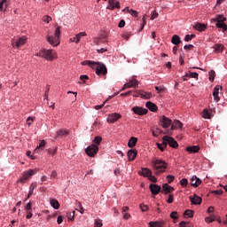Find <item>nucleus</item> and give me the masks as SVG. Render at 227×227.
Instances as JSON below:
<instances>
[{
	"label": "nucleus",
	"mask_w": 227,
	"mask_h": 227,
	"mask_svg": "<svg viewBox=\"0 0 227 227\" xmlns=\"http://www.w3.org/2000/svg\"><path fill=\"white\" fill-rule=\"evenodd\" d=\"M137 144V137H131L128 142V146L129 148H134V146H136Z\"/></svg>",
	"instance_id": "29"
},
{
	"label": "nucleus",
	"mask_w": 227,
	"mask_h": 227,
	"mask_svg": "<svg viewBox=\"0 0 227 227\" xmlns=\"http://www.w3.org/2000/svg\"><path fill=\"white\" fill-rule=\"evenodd\" d=\"M217 23L215 24L216 27H219L220 29H223V31L227 30V26L224 21H216Z\"/></svg>",
	"instance_id": "33"
},
{
	"label": "nucleus",
	"mask_w": 227,
	"mask_h": 227,
	"mask_svg": "<svg viewBox=\"0 0 227 227\" xmlns=\"http://www.w3.org/2000/svg\"><path fill=\"white\" fill-rule=\"evenodd\" d=\"M167 179L168 184H171V182L175 181V176H167Z\"/></svg>",
	"instance_id": "58"
},
{
	"label": "nucleus",
	"mask_w": 227,
	"mask_h": 227,
	"mask_svg": "<svg viewBox=\"0 0 227 227\" xmlns=\"http://www.w3.org/2000/svg\"><path fill=\"white\" fill-rule=\"evenodd\" d=\"M171 43L173 45H180V43H182V39L177 35H174L172 36Z\"/></svg>",
	"instance_id": "26"
},
{
	"label": "nucleus",
	"mask_w": 227,
	"mask_h": 227,
	"mask_svg": "<svg viewBox=\"0 0 227 227\" xmlns=\"http://www.w3.org/2000/svg\"><path fill=\"white\" fill-rule=\"evenodd\" d=\"M182 127H184V124L178 121V120H176L174 121V122L172 123V126H171V130H175L176 129H182Z\"/></svg>",
	"instance_id": "24"
},
{
	"label": "nucleus",
	"mask_w": 227,
	"mask_h": 227,
	"mask_svg": "<svg viewBox=\"0 0 227 227\" xmlns=\"http://www.w3.org/2000/svg\"><path fill=\"white\" fill-rule=\"evenodd\" d=\"M213 49L216 53L223 52V51H224V45L216 43L214 45Z\"/></svg>",
	"instance_id": "31"
},
{
	"label": "nucleus",
	"mask_w": 227,
	"mask_h": 227,
	"mask_svg": "<svg viewBox=\"0 0 227 227\" xmlns=\"http://www.w3.org/2000/svg\"><path fill=\"white\" fill-rule=\"evenodd\" d=\"M34 120H35V119H34L33 117H28V118L27 119V123L28 127H31V125H32Z\"/></svg>",
	"instance_id": "55"
},
{
	"label": "nucleus",
	"mask_w": 227,
	"mask_h": 227,
	"mask_svg": "<svg viewBox=\"0 0 227 227\" xmlns=\"http://www.w3.org/2000/svg\"><path fill=\"white\" fill-rule=\"evenodd\" d=\"M137 156V151H136V150H129L128 152L129 160H134Z\"/></svg>",
	"instance_id": "28"
},
{
	"label": "nucleus",
	"mask_w": 227,
	"mask_h": 227,
	"mask_svg": "<svg viewBox=\"0 0 227 227\" xmlns=\"http://www.w3.org/2000/svg\"><path fill=\"white\" fill-rule=\"evenodd\" d=\"M226 20L224 15H218L212 20L213 22H224Z\"/></svg>",
	"instance_id": "35"
},
{
	"label": "nucleus",
	"mask_w": 227,
	"mask_h": 227,
	"mask_svg": "<svg viewBox=\"0 0 227 227\" xmlns=\"http://www.w3.org/2000/svg\"><path fill=\"white\" fill-rule=\"evenodd\" d=\"M213 194H215L216 196H221V194H223V190L214 191Z\"/></svg>",
	"instance_id": "60"
},
{
	"label": "nucleus",
	"mask_w": 227,
	"mask_h": 227,
	"mask_svg": "<svg viewBox=\"0 0 227 227\" xmlns=\"http://www.w3.org/2000/svg\"><path fill=\"white\" fill-rule=\"evenodd\" d=\"M93 143H95L96 146H98L102 143V137H95Z\"/></svg>",
	"instance_id": "40"
},
{
	"label": "nucleus",
	"mask_w": 227,
	"mask_h": 227,
	"mask_svg": "<svg viewBox=\"0 0 227 227\" xmlns=\"http://www.w3.org/2000/svg\"><path fill=\"white\" fill-rule=\"evenodd\" d=\"M35 187H37V184L36 183H32L30 187H29V191L34 192Z\"/></svg>",
	"instance_id": "54"
},
{
	"label": "nucleus",
	"mask_w": 227,
	"mask_h": 227,
	"mask_svg": "<svg viewBox=\"0 0 227 227\" xmlns=\"http://www.w3.org/2000/svg\"><path fill=\"white\" fill-rule=\"evenodd\" d=\"M37 172H38L37 168L25 171L22 175V177L20 178L19 182H20V184H25L26 180H29V178H31V176H33V175H36Z\"/></svg>",
	"instance_id": "5"
},
{
	"label": "nucleus",
	"mask_w": 227,
	"mask_h": 227,
	"mask_svg": "<svg viewBox=\"0 0 227 227\" xmlns=\"http://www.w3.org/2000/svg\"><path fill=\"white\" fill-rule=\"evenodd\" d=\"M33 210V203L28 202L27 206L25 207V212Z\"/></svg>",
	"instance_id": "45"
},
{
	"label": "nucleus",
	"mask_w": 227,
	"mask_h": 227,
	"mask_svg": "<svg viewBox=\"0 0 227 227\" xmlns=\"http://www.w3.org/2000/svg\"><path fill=\"white\" fill-rule=\"evenodd\" d=\"M137 84H139V82L137 80L131 79L126 83V86H128V88H136Z\"/></svg>",
	"instance_id": "25"
},
{
	"label": "nucleus",
	"mask_w": 227,
	"mask_h": 227,
	"mask_svg": "<svg viewBox=\"0 0 227 227\" xmlns=\"http://www.w3.org/2000/svg\"><path fill=\"white\" fill-rule=\"evenodd\" d=\"M153 168L157 173H164L168 168V163L162 160H156L153 161Z\"/></svg>",
	"instance_id": "4"
},
{
	"label": "nucleus",
	"mask_w": 227,
	"mask_h": 227,
	"mask_svg": "<svg viewBox=\"0 0 227 227\" xmlns=\"http://www.w3.org/2000/svg\"><path fill=\"white\" fill-rule=\"evenodd\" d=\"M157 17H159V13L155 11L153 12L152 16H151V20H155V19H157Z\"/></svg>",
	"instance_id": "49"
},
{
	"label": "nucleus",
	"mask_w": 227,
	"mask_h": 227,
	"mask_svg": "<svg viewBox=\"0 0 227 227\" xmlns=\"http://www.w3.org/2000/svg\"><path fill=\"white\" fill-rule=\"evenodd\" d=\"M57 223H58V224H61V223H63V216L62 215L58 216Z\"/></svg>",
	"instance_id": "62"
},
{
	"label": "nucleus",
	"mask_w": 227,
	"mask_h": 227,
	"mask_svg": "<svg viewBox=\"0 0 227 227\" xmlns=\"http://www.w3.org/2000/svg\"><path fill=\"white\" fill-rule=\"evenodd\" d=\"M47 152L51 155H56V153L58 152V148L56 147L54 150L52 149H47Z\"/></svg>",
	"instance_id": "53"
},
{
	"label": "nucleus",
	"mask_w": 227,
	"mask_h": 227,
	"mask_svg": "<svg viewBox=\"0 0 227 227\" xmlns=\"http://www.w3.org/2000/svg\"><path fill=\"white\" fill-rule=\"evenodd\" d=\"M82 36H86V32H80L79 34H77L75 35V38H76L75 43H79V42H81V38H82Z\"/></svg>",
	"instance_id": "37"
},
{
	"label": "nucleus",
	"mask_w": 227,
	"mask_h": 227,
	"mask_svg": "<svg viewBox=\"0 0 227 227\" xmlns=\"http://www.w3.org/2000/svg\"><path fill=\"white\" fill-rule=\"evenodd\" d=\"M160 125L163 129H169V127H171V119L166 117V116H162V118L160 119Z\"/></svg>",
	"instance_id": "12"
},
{
	"label": "nucleus",
	"mask_w": 227,
	"mask_h": 227,
	"mask_svg": "<svg viewBox=\"0 0 227 227\" xmlns=\"http://www.w3.org/2000/svg\"><path fill=\"white\" fill-rule=\"evenodd\" d=\"M43 22H46V24H49V22H51V20H52V18L51 16H44L43 18Z\"/></svg>",
	"instance_id": "47"
},
{
	"label": "nucleus",
	"mask_w": 227,
	"mask_h": 227,
	"mask_svg": "<svg viewBox=\"0 0 227 227\" xmlns=\"http://www.w3.org/2000/svg\"><path fill=\"white\" fill-rule=\"evenodd\" d=\"M132 111L133 113H135V114H138V116H144V114H148V109L139 106L133 107Z\"/></svg>",
	"instance_id": "9"
},
{
	"label": "nucleus",
	"mask_w": 227,
	"mask_h": 227,
	"mask_svg": "<svg viewBox=\"0 0 227 227\" xmlns=\"http://www.w3.org/2000/svg\"><path fill=\"white\" fill-rule=\"evenodd\" d=\"M167 202L169 204L173 203V194L168 195V199Z\"/></svg>",
	"instance_id": "63"
},
{
	"label": "nucleus",
	"mask_w": 227,
	"mask_h": 227,
	"mask_svg": "<svg viewBox=\"0 0 227 227\" xmlns=\"http://www.w3.org/2000/svg\"><path fill=\"white\" fill-rule=\"evenodd\" d=\"M202 118L210 120V118H212V110L204 109L202 112Z\"/></svg>",
	"instance_id": "30"
},
{
	"label": "nucleus",
	"mask_w": 227,
	"mask_h": 227,
	"mask_svg": "<svg viewBox=\"0 0 227 227\" xmlns=\"http://www.w3.org/2000/svg\"><path fill=\"white\" fill-rule=\"evenodd\" d=\"M162 139L168 141V145L171 146V148H178V142H176L173 137L164 136Z\"/></svg>",
	"instance_id": "8"
},
{
	"label": "nucleus",
	"mask_w": 227,
	"mask_h": 227,
	"mask_svg": "<svg viewBox=\"0 0 227 227\" xmlns=\"http://www.w3.org/2000/svg\"><path fill=\"white\" fill-rule=\"evenodd\" d=\"M191 185H192V187H200V185H201V179L198 178L196 176H193L191 179Z\"/></svg>",
	"instance_id": "16"
},
{
	"label": "nucleus",
	"mask_w": 227,
	"mask_h": 227,
	"mask_svg": "<svg viewBox=\"0 0 227 227\" xmlns=\"http://www.w3.org/2000/svg\"><path fill=\"white\" fill-rule=\"evenodd\" d=\"M165 224H166V222L163 220L149 223L150 227H164Z\"/></svg>",
	"instance_id": "17"
},
{
	"label": "nucleus",
	"mask_w": 227,
	"mask_h": 227,
	"mask_svg": "<svg viewBox=\"0 0 227 227\" xmlns=\"http://www.w3.org/2000/svg\"><path fill=\"white\" fill-rule=\"evenodd\" d=\"M118 27H125V20H121L119 24H118Z\"/></svg>",
	"instance_id": "61"
},
{
	"label": "nucleus",
	"mask_w": 227,
	"mask_h": 227,
	"mask_svg": "<svg viewBox=\"0 0 227 227\" xmlns=\"http://www.w3.org/2000/svg\"><path fill=\"white\" fill-rule=\"evenodd\" d=\"M137 94L140 96V98H145V100H149L152 98V92H145V90H137Z\"/></svg>",
	"instance_id": "15"
},
{
	"label": "nucleus",
	"mask_w": 227,
	"mask_h": 227,
	"mask_svg": "<svg viewBox=\"0 0 227 227\" xmlns=\"http://www.w3.org/2000/svg\"><path fill=\"white\" fill-rule=\"evenodd\" d=\"M192 49H194V45H192V44H188V45L184 46V51H191Z\"/></svg>",
	"instance_id": "52"
},
{
	"label": "nucleus",
	"mask_w": 227,
	"mask_h": 227,
	"mask_svg": "<svg viewBox=\"0 0 227 227\" xmlns=\"http://www.w3.org/2000/svg\"><path fill=\"white\" fill-rule=\"evenodd\" d=\"M95 227H102V220L96 219L95 220Z\"/></svg>",
	"instance_id": "50"
},
{
	"label": "nucleus",
	"mask_w": 227,
	"mask_h": 227,
	"mask_svg": "<svg viewBox=\"0 0 227 227\" xmlns=\"http://www.w3.org/2000/svg\"><path fill=\"white\" fill-rule=\"evenodd\" d=\"M26 212H27L26 218L27 219H31V217H33V210L26 211Z\"/></svg>",
	"instance_id": "56"
},
{
	"label": "nucleus",
	"mask_w": 227,
	"mask_h": 227,
	"mask_svg": "<svg viewBox=\"0 0 227 227\" xmlns=\"http://www.w3.org/2000/svg\"><path fill=\"white\" fill-rule=\"evenodd\" d=\"M145 106L147 107V109H150L153 113H156L158 109L157 105H155L154 103H152V101L146 102Z\"/></svg>",
	"instance_id": "23"
},
{
	"label": "nucleus",
	"mask_w": 227,
	"mask_h": 227,
	"mask_svg": "<svg viewBox=\"0 0 227 227\" xmlns=\"http://www.w3.org/2000/svg\"><path fill=\"white\" fill-rule=\"evenodd\" d=\"M140 208L142 212H148V206L145 204H140Z\"/></svg>",
	"instance_id": "48"
},
{
	"label": "nucleus",
	"mask_w": 227,
	"mask_h": 227,
	"mask_svg": "<svg viewBox=\"0 0 227 227\" xmlns=\"http://www.w3.org/2000/svg\"><path fill=\"white\" fill-rule=\"evenodd\" d=\"M190 74V77H192V79H198L199 77V74L198 73H189Z\"/></svg>",
	"instance_id": "57"
},
{
	"label": "nucleus",
	"mask_w": 227,
	"mask_h": 227,
	"mask_svg": "<svg viewBox=\"0 0 227 227\" xmlns=\"http://www.w3.org/2000/svg\"><path fill=\"white\" fill-rule=\"evenodd\" d=\"M142 175L143 176H150L152 175V170H150L149 168H142Z\"/></svg>",
	"instance_id": "36"
},
{
	"label": "nucleus",
	"mask_w": 227,
	"mask_h": 227,
	"mask_svg": "<svg viewBox=\"0 0 227 227\" xmlns=\"http://www.w3.org/2000/svg\"><path fill=\"white\" fill-rule=\"evenodd\" d=\"M82 65H88L92 70H96L97 75H106L107 74V67L106 65L100 62H94L91 60H85L82 62Z\"/></svg>",
	"instance_id": "1"
},
{
	"label": "nucleus",
	"mask_w": 227,
	"mask_h": 227,
	"mask_svg": "<svg viewBox=\"0 0 227 227\" xmlns=\"http://www.w3.org/2000/svg\"><path fill=\"white\" fill-rule=\"evenodd\" d=\"M162 134V130L159 128L153 131V137H159V135Z\"/></svg>",
	"instance_id": "41"
},
{
	"label": "nucleus",
	"mask_w": 227,
	"mask_h": 227,
	"mask_svg": "<svg viewBox=\"0 0 227 227\" xmlns=\"http://www.w3.org/2000/svg\"><path fill=\"white\" fill-rule=\"evenodd\" d=\"M175 191V188L173 186H169V184H165L162 186V192L164 194H169V192H173Z\"/></svg>",
	"instance_id": "18"
},
{
	"label": "nucleus",
	"mask_w": 227,
	"mask_h": 227,
	"mask_svg": "<svg viewBox=\"0 0 227 227\" xmlns=\"http://www.w3.org/2000/svg\"><path fill=\"white\" fill-rule=\"evenodd\" d=\"M150 191H151L152 194H153V196H157V194H159V192H160V191H162V187H160V185H158V184H151Z\"/></svg>",
	"instance_id": "13"
},
{
	"label": "nucleus",
	"mask_w": 227,
	"mask_h": 227,
	"mask_svg": "<svg viewBox=\"0 0 227 227\" xmlns=\"http://www.w3.org/2000/svg\"><path fill=\"white\" fill-rule=\"evenodd\" d=\"M219 90H223V86L221 85H216L213 91V97H214V100H215V102H219L220 98H219Z\"/></svg>",
	"instance_id": "14"
},
{
	"label": "nucleus",
	"mask_w": 227,
	"mask_h": 227,
	"mask_svg": "<svg viewBox=\"0 0 227 227\" xmlns=\"http://www.w3.org/2000/svg\"><path fill=\"white\" fill-rule=\"evenodd\" d=\"M190 200L192 202V205H201V198L195 195V196H190Z\"/></svg>",
	"instance_id": "20"
},
{
	"label": "nucleus",
	"mask_w": 227,
	"mask_h": 227,
	"mask_svg": "<svg viewBox=\"0 0 227 227\" xmlns=\"http://www.w3.org/2000/svg\"><path fill=\"white\" fill-rule=\"evenodd\" d=\"M184 217H192L194 215V212H192V210L191 209H187L184 213Z\"/></svg>",
	"instance_id": "38"
},
{
	"label": "nucleus",
	"mask_w": 227,
	"mask_h": 227,
	"mask_svg": "<svg viewBox=\"0 0 227 227\" xmlns=\"http://www.w3.org/2000/svg\"><path fill=\"white\" fill-rule=\"evenodd\" d=\"M26 40H27L26 36H21L18 39H13L12 41V45L14 49H19L22 47V45H26Z\"/></svg>",
	"instance_id": "7"
},
{
	"label": "nucleus",
	"mask_w": 227,
	"mask_h": 227,
	"mask_svg": "<svg viewBox=\"0 0 227 227\" xmlns=\"http://www.w3.org/2000/svg\"><path fill=\"white\" fill-rule=\"evenodd\" d=\"M45 145H46L45 140H41L39 145L35 149L34 153H38L40 150H43V148H45Z\"/></svg>",
	"instance_id": "27"
},
{
	"label": "nucleus",
	"mask_w": 227,
	"mask_h": 227,
	"mask_svg": "<svg viewBox=\"0 0 227 227\" xmlns=\"http://www.w3.org/2000/svg\"><path fill=\"white\" fill-rule=\"evenodd\" d=\"M128 12L132 17H137V11H134L133 9H128Z\"/></svg>",
	"instance_id": "46"
},
{
	"label": "nucleus",
	"mask_w": 227,
	"mask_h": 227,
	"mask_svg": "<svg viewBox=\"0 0 227 227\" xmlns=\"http://www.w3.org/2000/svg\"><path fill=\"white\" fill-rule=\"evenodd\" d=\"M122 38H124V40H129L130 38V34L129 33L123 34Z\"/></svg>",
	"instance_id": "64"
},
{
	"label": "nucleus",
	"mask_w": 227,
	"mask_h": 227,
	"mask_svg": "<svg viewBox=\"0 0 227 227\" xmlns=\"http://www.w3.org/2000/svg\"><path fill=\"white\" fill-rule=\"evenodd\" d=\"M186 152L189 153H198L200 152V145H192L186 147Z\"/></svg>",
	"instance_id": "22"
},
{
	"label": "nucleus",
	"mask_w": 227,
	"mask_h": 227,
	"mask_svg": "<svg viewBox=\"0 0 227 227\" xmlns=\"http://www.w3.org/2000/svg\"><path fill=\"white\" fill-rule=\"evenodd\" d=\"M209 81H211V82H214V79H215V71L211 70L209 71Z\"/></svg>",
	"instance_id": "43"
},
{
	"label": "nucleus",
	"mask_w": 227,
	"mask_h": 227,
	"mask_svg": "<svg viewBox=\"0 0 227 227\" xmlns=\"http://www.w3.org/2000/svg\"><path fill=\"white\" fill-rule=\"evenodd\" d=\"M35 56L39 58H44V59H47L48 61H52L56 59L57 55L56 51L54 50H41L39 52L35 54Z\"/></svg>",
	"instance_id": "2"
},
{
	"label": "nucleus",
	"mask_w": 227,
	"mask_h": 227,
	"mask_svg": "<svg viewBox=\"0 0 227 227\" xmlns=\"http://www.w3.org/2000/svg\"><path fill=\"white\" fill-rule=\"evenodd\" d=\"M148 178L151 182H153V184H157V177H155L152 174L148 176Z\"/></svg>",
	"instance_id": "51"
},
{
	"label": "nucleus",
	"mask_w": 227,
	"mask_h": 227,
	"mask_svg": "<svg viewBox=\"0 0 227 227\" xmlns=\"http://www.w3.org/2000/svg\"><path fill=\"white\" fill-rule=\"evenodd\" d=\"M8 6V0H0V12H4Z\"/></svg>",
	"instance_id": "32"
},
{
	"label": "nucleus",
	"mask_w": 227,
	"mask_h": 227,
	"mask_svg": "<svg viewBox=\"0 0 227 227\" xmlns=\"http://www.w3.org/2000/svg\"><path fill=\"white\" fill-rule=\"evenodd\" d=\"M180 185L182 187H187V185H189V181L187 180V178L181 179Z\"/></svg>",
	"instance_id": "42"
},
{
	"label": "nucleus",
	"mask_w": 227,
	"mask_h": 227,
	"mask_svg": "<svg viewBox=\"0 0 227 227\" xmlns=\"http://www.w3.org/2000/svg\"><path fill=\"white\" fill-rule=\"evenodd\" d=\"M85 153L89 157H95V155L98 153V146L95 144H92L85 149Z\"/></svg>",
	"instance_id": "6"
},
{
	"label": "nucleus",
	"mask_w": 227,
	"mask_h": 227,
	"mask_svg": "<svg viewBox=\"0 0 227 227\" xmlns=\"http://www.w3.org/2000/svg\"><path fill=\"white\" fill-rule=\"evenodd\" d=\"M193 29H196V31H200L201 33L207 29V25L203 23H196L193 26Z\"/></svg>",
	"instance_id": "21"
},
{
	"label": "nucleus",
	"mask_w": 227,
	"mask_h": 227,
	"mask_svg": "<svg viewBox=\"0 0 227 227\" xmlns=\"http://www.w3.org/2000/svg\"><path fill=\"white\" fill-rule=\"evenodd\" d=\"M155 90L158 91V93H164V87L156 86Z\"/></svg>",
	"instance_id": "59"
},
{
	"label": "nucleus",
	"mask_w": 227,
	"mask_h": 227,
	"mask_svg": "<svg viewBox=\"0 0 227 227\" xmlns=\"http://www.w3.org/2000/svg\"><path fill=\"white\" fill-rule=\"evenodd\" d=\"M56 134H57L56 137H65L68 136L70 132H68V130H67L66 129H62L57 130Z\"/></svg>",
	"instance_id": "19"
},
{
	"label": "nucleus",
	"mask_w": 227,
	"mask_h": 227,
	"mask_svg": "<svg viewBox=\"0 0 227 227\" xmlns=\"http://www.w3.org/2000/svg\"><path fill=\"white\" fill-rule=\"evenodd\" d=\"M50 203L52 207L55 208V210H58L59 208V202L54 199L50 200Z\"/></svg>",
	"instance_id": "34"
},
{
	"label": "nucleus",
	"mask_w": 227,
	"mask_h": 227,
	"mask_svg": "<svg viewBox=\"0 0 227 227\" xmlns=\"http://www.w3.org/2000/svg\"><path fill=\"white\" fill-rule=\"evenodd\" d=\"M120 118H121V114H116V113L111 114L107 117V122L114 123V122L118 121L120 120Z\"/></svg>",
	"instance_id": "11"
},
{
	"label": "nucleus",
	"mask_w": 227,
	"mask_h": 227,
	"mask_svg": "<svg viewBox=\"0 0 227 227\" xmlns=\"http://www.w3.org/2000/svg\"><path fill=\"white\" fill-rule=\"evenodd\" d=\"M170 217H171V219H173V221H176V219H178V212L173 211L170 214Z\"/></svg>",
	"instance_id": "44"
},
{
	"label": "nucleus",
	"mask_w": 227,
	"mask_h": 227,
	"mask_svg": "<svg viewBox=\"0 0 227 227\" xmlns=\"http://www.w3.org/2000/svg\"><path fill=\"white\" fill-rule=\"evenodd\" d=\"M61 35V27H58L55 29L54 35H47V42L53 47H58L59 45V36Z\"/></svg>",
	"instance_id": "3"
},
{
	"label": "nucleus",
	"mask_w": 227,
	"mask_h": 227,
	"mask_svg": "<svg viewBox=\"0 0 227 227\" xmlns=\"http://www.w3.org/2000/svg\"><path fill=\"white\" fill-rule=\"evenodd\" d=\"M120 10V2L117 0H108V5L106 7L107 10Z\"/></svg>",
	"instance_id": "10"
},
{
	"label": "nucleus",
	"mask_w": 227,
	"mask_h": 227,
	"mask_svg": "<svg viewBox=\"0 0 227 227\" xmlns=\"http://www.w3.org/2000/svg\"><path fill=\"white\" fill-rule=\"evenodd\" d=\"M193 38H196V35L192 34V35H186L184 36V42H191Z\"/></svg>",
	"instance_id": "39"
}]
</instances>
